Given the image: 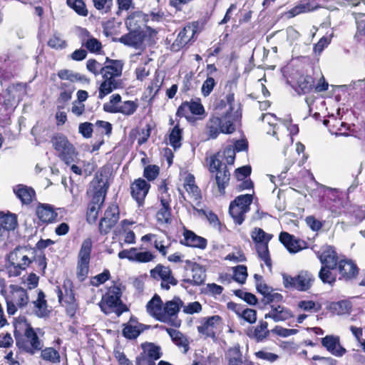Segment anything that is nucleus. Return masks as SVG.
I'll list each match as a JSON object with an SVG mask.
<instances>
[{
    "label": "nucleus",
    "instance_id": "nucleus-29",
    "mask_svg": "<svg viewBox=\"0 0 365 365\" xmlns=\"http://www.w3.org/2000/svg\"><path fill=\"white\" fill-rule=\"evenodd\" d=\"M130 32L123 35L119 42L134 48H140L143 42V35L139 31L129 30Z\"/></svg>",
    "mask_w": 365,
    "mask_h": 365
},
{
    "label": "nucleus",
    "instance_id": "nucleus-2",
    "mask_svg": "<svg viewBox=\"0 0 365 365\" xmlns=\"http://www.w3.org/2000/svg\"><path fill=\"white\" fill-rule=\"evenodd\" d=\"M237 120V113L221 114V116L211 117L206 124V134L208 139H215L220 133H232L236 130Z\"/></svg>",
    "mask_w": 365,
    "mask_h": 365
},
{
    "label": "nucleus",
    "instance_id": "nucleus-62",
    "mask_svg": "<svg viewBox=\"0 0 365 365\" xmlns=\"http://www.w3.org/2000/svg\"><path fill=\"white\" fill-rule=\"evenodd\" d=\"M183 312L187 314H193L195 313H199L202 310V305L198 302H190L187 305L182 307Z\"/></svg>",
    "mask_w": 365,
    "mask_h": 365
},
{
    "label": "nucleus",
    "instance_id": "nucleus-54",
    "mask_svg": "<svg viewBox=\"0 0 365 365\" xmlns=\"http://www.w3.org/2000/svg\"><path fill=\"white\" fill-rule=\"evenodd\" d=\"M101 207V205H96L95 204L90 202L87 211V220L89 222H96L98 218Z\"/></svg>",
    "mask_w": 365,
    "mask_h": 365
},
{
    "label": "nucleus",
    "instance_id": "nucleus-27",
    "mask_svg": "<svg viewBox=\"0 0 365 365\" xmlns=\"http://www.w3.org/2000/svg\"><path fill=\"white\" fill-rule=\"evenodd\" d=\"M92 185L94 188V192L91 202L96 205L102 206L105 201L108 186L103 180L93 181Z\"/></svg>",
    "mask_w": 365,
    "mask_h": 365
},
{
    "label": "nucleus",
    "instance_id": "nucleus-63",
    "mask_svg": "<svg viewBox=\"0 0 365 365\" xmlns=\"http://www.w3.org/2000/svg\"><path fill=\"white\" fill-rule=\"evenodd\" d=\"M159 173V168L157 165H148L145 168L143 176L148 180H155Z\"/></svg>",
    "mask_w": 365,
    "mask_h": 365
},
{
    "label": "nucleus",
    "instance_id": "nucleus-26",
    "mask_svg": "<svg viewBox=\"0 0 365 365\" xmlns=\"http://www.w3.org/2000/svg\"><path fill=\"white\" fill-rule=\"evenodd\" d=\"M279 241L290 252L296 253L302 250L305 245L304 241L297 240L293 235L286 232H282L279 237Z\"/></svg>",
    "mask_w": 365,
    "mask_h": 365
},
{
    "label": "nucleus",
    "instance_id": "nucleus-28",
    "mask_svg": "<svg viewBox=\"0 0 365 365\" xmlns=\"http://www.w3.org/2000/svg\"><path fill=\"white\" fill-rule=\"evenodd\" d=\"M103 81L99 86L98 98L103 99L105 96L110 94L114 90L120 87V80L110 76H102Z\"/></svg>",
    "mask_w": 365,
    "mask_h": 365
},
{
    "label": "nucleus",
    "instance_id": "nucleus-12",
    "mask_svg": "<svg viewBox=\"0 0 365 365\" xmlns=\"http://www.w3.org/2000/svg\"><path fill=\"white\" fill-rule=\"evenodd\" d=\"M161 193L159 197L162 207L158 211L156 218L160 224H168L171 222V198L168 193L166 185L160 187Z\"/></svg>",
    "mask_w": 365,
    "mask_h": 365
},
{
    "label": "nucleus",
    "instance_id": "nucleus-4",
    "mask_svg": "<svg viewBox=\"0 0 365 365\" xmlns=\"http://www.w3.org/2000/svg\"><path fill=\"white\" fill-rule=\"evenodd\" d=\"M120 289L117 286H112L103 297L99 303L101 310L106 314L115 312L118 316L127 311V307L122 302Z\"/></svg>",
    "mask_w": 365,
    "mask_h": 365
},
{
    "label": "nucleus",
    "instance_id": "nucleus-7",
    "mask_svg": "<svg viewBox=\"0 0 365 365\" xmlns=\"http://www.w3.org/2000/svg\"><path fill=\"white\" fill-rule=\"evenodd\" d=\"M51 143L58 156L67 165L74 160L76 156V149L64 135H55L51 139Z\"/></svg>",
    "mask_w": 365,
    "mask_h": 365
},
{
    "label": "nucleus",
    "instance_id": "nucleus-31",
    "mask_svg": "<svg viewBox=\"0 0 365 365\" xmlns=\"http://www.w3.org/2000/svg\"><path fill=\"white\" fill-rule=\"evenodd\" d=\"M219 107L225 108V113L224 114L234 115L237 113V120L240 117V105L235 101V94L233 92L228 93L225 98L221 100Z\"/></svg>",
    "mask_w": 365,
    "mask_h": 365
},
{
    "label": "nucleus",
    "instance_id": "nucleus-34",
    "mask_svg": "<svg viewBox=\"0 0 365 365\" xmlns=\"http://www.w3.org/2000/svg\"><path fill=\"white\" fill-rule=\"evenodd\" d=\"M143 22H149V19H146L145 14L141 11H134L127 17L125 25L128 30L138 31L140 24Z\"/></svg>",
    "mask_w": 365,
    "mask_h": 365
},
{
    "label": "nucleus",
    "instance_id": "nucleus-43",
    "mask_svg": "<svg viewBox=\"0 0 365 365\" xmlns=\"http://www.w3.org/2000/svg\"><path fill=\"white\" fill-rule=\"evenodd\" d=\"M269 331L268 329L267 322L261 320L259 324L255 327L254 331L250 336L257 341H262L269 336Z\"/></svg>",
    "mask_w": 365,
    "mask_h": 365
},
{
    "label": "nucleus",
    "instance_id": "nucleus-21",
    "mask_svg": "<svg viewBox=\"0 0 365 365\" xmlns=\"http://www.w3.org/2000/svg\"><path fill=\"white\" fill-rule=\"evenodd\" d=\"M322 344L335 356H342L346 349L340 344L339 337L334 335H327L322 339Z\"/></svg>",
    "mask_w": 365,
    "mask_h": 365
},
{
    "label": "nucleus",
    "instance_id": "nucleus-5",
    "mask_svg": "<svg viewBox=\"0 0 365 365\" xmlns=\"http://www.w3.org/2000/svg\"><path fill=\"white\" fill-rule=\"evenodd\" d=\"M222 156L219 153L211 156L209 170L215 173V178L219 192L224 194L230 181V173L227 165L222 162Z\"/></svg>",
    "mask_w": 365,
    "mask_h": 365
},
{
    "label": "nucleus",
    "instance_id": "nucleus-10",
    "mask_svg": "<svg viewBox=\"0 0 365 365\" xmlns=\"http://www.w3.org/2000/svg\"><path fill=\"white\" fill-rule=\"evenodd\" d=\"M91 250L92 240L91 238H87L83 242L78 256L77 276L81 281L88 273Z\"/></svg>",
    "mask_w": 365,
    "mask_h": 365
},
{
    "label": "nucleus",
    "instance_id": "nucleus-61",
    "mask_svg": "<svg viewBox=\"0 0 365 365\" xmlns=\"http://www.w3.org/2000/svg\"><path fill=\"white\" fill-rule=\"evenodd\" d=\"M136 78L138 81H143L150 74V68L148 63H145L143 65H139L135 69Z\"/></svg>",
    "mask_w": 365,
    "mask_h": 365
},
{
    "label": "nucleus",
    "instance_id": "nucleus-50",
    "mask_svg": "<svg viewBox=\"0 0 365 365\" xmlns=\"http://www.w3.org/2000/svg\"><path fill=\"white\" fill-rule=\"evenodd\" d=\"M233 278L235 281L240 284H244L247 277V267L245 265H237L234 268Z\"/></svg>",
    "mask_w": 365,
    "mask_h": 365
},
{
    "label": "nucleus",
    "instance_id": "nucleus-39",
    "mask_svg": "<svg viewBox=\"0 0 365 365\" xmlns=\"http://www.w3.org/2000/svg\"><path fill=\"white\" fill-rule=\"evenodd\" d=\"M314 79L310 76H300L297 82L296 91L299 94H306L314 88Z\"/></svg>",
    "mask_w": 365,
    "mask_h": 365
},
{
    "label": "nucleus",
    "instance_id": "nucleus-52",
    "mask_svg": "<svg viewBox=\"0 0 365 365\" xmlns=\"http://www.w3.org/2000/svg\"><path fill=\"white\" fill-rule=\"evenodd\" d=\"M103 66L98 62L95 59H89L86 63V68L88 71L94 74L95 76H98L99 74L102 75Z\"/></svg>",
    "mask_w": 365,
    "mask_h": 365
},
{
    "label": "nucleus",
    "instance_id": "nucleus-6",
    "mask_svg": "<svg viewBox=\"0 0 365 365\" xmlns=\"http://www.w3.org/2000/svg\"><path fill=\"white\" fill-rule=\"evenodd\" d=\"M250 235L255 244L259 257L264 261L267 267H271L272 262L269 253L268 243L273 235L265 232L262 229L259 227L254 228Z\"/></svg>",
    "mask_w": 365,
    "mask_h": 365
},
{
    "label": "nucleus",
    "instance_id": "nucleus-30",
    "mask_svg": "<svg viewBox=\"0 0 365 365\" xmlns=\"http://www.w3.org/2000/svg\"><path fill=\"white\" fill-rule=\"evenodd\" d=\"M229 309L233 310L236 314L242 318L245 321L250 324H254L257 321V312L254 309L246 308L243 309L241 305L235 303H228Z\"/></svg>",
    "mask_w": 365,
    "mask_h": 365
},
{
    "label": "nucleus",
    "instance_id": "nucleus-15",
    "mask_svg": "<svg viewBox=\"0 0 365 365\" xmlns=\"http://www.w3.org/2000/svg\"><path fill=\"white\" fill-rule=\"evenodd\" d=\"M23 88V86L18 84L9 86L6 90L0 94V113L2 110H12L16 103V93Z\"/></svg>",
    "mask_w": 365,
    "mask_h": 365
},
{
    "label": "nucleus",
    "instance_id": "nucleus-64",
    "mask_svg": "<svg viewBox=\"0 0 365 365\" xmlns=\"http://www.w3.org/2000/svg\"><path fill=\"white\" fill-rule=\"evenodd\" d=\"M271 331L279 336L287 337L297 334L298 331L294 329H286L279 326H276Z\"/></svg>",
    "mask_w": 365,
    "mask_h": 365
},
{
    "label": "nucleus",
    "instance_id": "nucleus-32",
    "mask_svg": "<svg viewBox=\"0 0 365 365\" xmlns=\"http://www.w3.org/2000/svg\"><path fill=\"white\" fill-rule=\"evenodd\" d=\"M11 287V299L14 301L19 308L22 309L26 307L29 302V296L26 290L22 287L13 285Z\"/></svg>",
    "mask_w": 365,
    "mask_h": 365
},
{
    "label": "nucleus",
    "instance_id": "nucleus-42",
    "mask_svg": "<svg viewBox=\"0 0 365 365\" xmlns=\"http://www.w3.org/2000/svg\"><path fill=\"white\" fill-rule=\"evenodd\" d=\"M18 225L16 215L8 213L4 214L0 212V225L6 229L7 234L11 230H14Z\"/></svg>",
    "mask_w": 365,
    "mask_h": 365
},
{
    "label": "nucleus",
    "instance_id": "nucleus-19",
    "mask_svg": "<svg viewBox=\"0 0 365 365\" xmlns=\"http://www.w3.org/2000/svg\"><path fill=\"white\" fill-rule=\"evenodd\" d=\"M196 27L191 25L185 26L178 34L177 38L172 44V49L178 51L185 46L194 37Z\"/></svg>",
    "mask_w": 365,
    "mask_h": 365
},
{
    "label": "nucleus",
    "instance_id": "nucleus-13",
    "mask_svg": "<svg viewBox=\"0 0 365 365\" xmlns=\"http://www.w3.org/2000/svg\"><path fill=\"white\" fill-rule=\"evenodd\" d=\"M119 220L118 206L112 204L108 207L105 211L103 217L101 218L99 223V230L101 233L106 234L115 226Z\"/></svg>",
    "mask_w": 365,
    "mask_h": 365
},
{
    "label": "nucleus",
    "instance_id": "nucleus-3",
    "mask_svg": "<svg viewBox=\"0 0 365 365\" xmlns=\"http://www.w3.org/2000/svg\"><path fill=\"white\" fill-rule=\"evenodd\" d=\"M33 255L31 250L26 247H18L8 255L7 266L9 277H18L22 271L31 263L30 255Z\"/></svg>",
    "mask_w": 365,
    "mask_h": 365
},
{
    "label": "nucleus",
    "instance_id": "nucleus-8",
    "mask_svg": "<svg viewBox=\"0 0 365 365\" xmlns=\"http://www.w3.org/2000/svg\"><path fill=\"white\" fill-rule=\"evenodd\" d=\"M252 202V195H242L232 201L229 207V212L235 222L241 225L245 220V215L250 210Z\"/></svg>",
    "mask_w": 365,
    "mask_h": 365
},
{
    "label": "nucleus",
    "instance_id": "nucleus-33",
    "mask_svg": "<svg viewBox=\"0 0 365 365\" xmlns=\"http://www.w3.org/2000/svg\"><path fill=\"white\" fill-rule=\"evenodd\" d=\"M172 341L179 348L182 349L184 354L187 353L189 349V342L187 337L180 331L171 328H165Z\"/></svg>",
    "mask_w": 365,
    "mask_h": 365
},
{
    "label": "nucleus",
    "instance_id": "nucleus-9",
    "mask_svg": "<svg viewBox=\"0 0 365 365\" xmlns=\"http://www.w3.org/2000/svg\"><path fill=\"white\" fill-rule=\"evenodd\" d=\"M283 284L286 288L307 291L312 286L313 275L308 272H301L297 276L292 277L284 274Z\"/></svg>",
    "mask_w": 365,
    "mask_h": 365
},
{
    "label": "nucleus",
    "instance_id": "nucleus-11",
    "mask_svg": "<svg viewBox=\"0 0 365 365\" xmlns=\"http://www.w3.org/2000/svg\"><path fill=\"white\" fill-rule=\"evenodd\" d=\"M182 307H183V302L179 297H174L172 300L167 301L164 304L163 316H165V319L163 320V322L179 327L181 320L178 319V314Z\"/></svg>",
    "mask_w": 365,
    "mask_h": 365
},
{
    "label": "nucleus",
    "instance_id": "nucleus-59",
    "mask_svg": "<svg viewBox=\"0 0 365 365\" xmlns=\"http://www.w3.org/2000/svg\"><path fill=\"white\" fill-rule=\"evenodd\" d=\"M48 45L55 49H61L66 47V43L58 35H53L48 41Z\"/></svg>",
    "mask_w": 365,
    "mask_h": 365
},
{
    "label": "nucleus",
    "instance_id": "nucleus-55",
    "mask_svg": "<svg viewBox=\"0 0 365 365\" xmlns=\"http://www.w3.org/2000/svg\"><path fill=\"white\" fill-rule=\"evenodd\" d=\"M145 351L147 352L148 357L153 360H157L161 356L160 348L153 344H148L145 346Z\"/></svg>",
    "mask_w": 365,
    "mask_h": 365
},
{
    "label": "nucleus",
    "instance_id": "nucleus-20",
    "mask_svg": "<svg viewBox=\"0 0 365 365\" xmlns=\"http://www.w3.org/2000/svg\"><path fill=\"white\" fill-rule=\"evenodd\" d=\"M185 268L186 270L190 269L192 272V278L185 279V282L192 285H200L204 282L205 279V271L198 264L186 260Z\"/></svg>",
    "mask_w": 365,
    "mask_h": 365
},
{
    "label": "nucleus",
    "instance_id": "nucleus-17",
    "mask_svg": "<svg viewBox=\"0 0 365 365\" xmlns=\"http://www.w3.org/2000/svg\"><path fill=\"white\" fill-rule=\"evenodd\" d=\"M150 187V184L142 178L135 180L130 185L131 196L138 202V205L143 204Z\"/></svg>",
    "mask_w": 365,
    "mask_h": 365
},
{
    "label": "nucleus",
    "instance_id": "nucleus-38",
    "mask_svg": "<svg viewBox=\"0 0 365 365\" xmlns=\"http://www.w3.org/2000/svg\"><path fill=\"white\" fill-rule=\"evenodd\" d=\"M36 213L39 220L43 222H52L58 216L54 210L48 205L38 206Z\"/></svg>",
    "mask_w": 365,
    "mask_h": 365
},
{
    "label": "nucleus",
    "instance_id": "nucleus-51",
    "mask_svg": "<svg viewBox=\"0 0 365 365\" xmlns=\"http://www.w3.org/2000/svg\"><path fill=\"white\" fill-rule=\"evenodd\" d=\"M310 10L309 4H300L287 11L286 14L288 18H292L298 14L309 11Z\"/></svg>",
    "mask_w": 365,
    "mask_h": 365
},
{
    "label": "nucleus",
    "instance_id": "nucleus-53",
    "mask_svg": "<svg viewBox=\"0 0 365 365\" xmlns=\"http://www.w3.org/2000/svg\"><path fill=\"white\" fill-rule=\"evenodd\" d=\"M140 333L139 329L131 324H125L123 329V335L128 339H135Z\"/></svg>",
    "mask_w": 365,
    "mask_h": 365
},
{
    "label": "nucleus",
    "instance_id": "nucleus-46",
    "mask_svg": "<svg viewBox=\"0 0 365 365\" xmlns=\"http://www.w3.org/2000/svg\"><path fill=\"white\" fill-rule=\"evenodd\" d=\"M335 268L325 267L322 266L319 272V278L324 284L333 285L336 282V275L332 273V270Z\"/></svg>",
    "mask_w": 365,
    "mask_h": 365
},
{
    "label": "nucleus",
    "instance_id": "nucleus-18",
    "mask_svg": "<svg viewBox=\"0 0 365 365\" xmlns=\"http://www.w3.org/2000/svg\"><path fill=\"white\" fill-rule=\"evenodd\" d=\"M220 322L221 317L218 315L205 317L201 321V325L197 327V331L207 337L215 338V329H217Z\"/></svg>",
    "mask_w": 365,
    "mask_h": 365
},
{
    "label": "nucleus",
    "instance_id": "nucleus-48",
    "mask_svg": "<svg viewBox=\"0 0 365 365\" xmlns=\"http://www.w3.org/2000/svg\"><path fill=\"white\" fill-rule=\"evenodd\" d=\"M138 105L132 101H125L118 105V113L125 115H133L137 110Z\"/></svg>",
    "mask_w": 365,
    "mask_h": 365
},
{
    "label": "nucleus",
    "instance_id": "nucleus-45",
    "mask_svg": "<svg viewBox=\"0 0 365 365\" xmlns=\"http://www.w3.org/2000/svg\"><path fill=\"white\" fill-rule=\"evenodd\" d=\"M228 365H242V354L238 347H232L228 349L226 355Z\"/></svg>",
    "mask_w": 365,
    "mask_h": 365
},
{
    "label": "nucleus",
    "instance_id": "nucleus-24",
    "mask_svg": "<svg viewBox=\"0 0 365 365\" xmlns=\"http://www.w3.org/2000/svg\"><path fill=\"white\" fill-rule=\"evenodd\" d=\"M292 317V311L281 305H271V310L264 315L265 319H272L274 322H284Z\"/></svg>",
    "mask_w": 365,
    "mask_h": 365
},
{
    "label": "nucleus",
    "instance_id": "nucleus-16",
    "mask_svg": "<svg viewBox=\"0 0 365 365\" xmlns=\"http://www.w3.org/2000/svg\"><path fill=\"white\" fill-rule=\"evenodd\" d=\"M318 258L322 266L329 268H336L339 258L335 248L331 245H324L318 253Z\"/></svg>",
    "mask_w": 365,
    "mask_h": 365
},
{
    "label": "nucleus",
    "instance_id": "nucleus-56",
    "mask_svg": "<svg viewBox=\"0 0 365 365\" xmlns=\"http://www.w3.org/2000/svg\"><path fill=\"white\" fill-rule=\"evenodd\" d=\"M155 255L149 251L145 252H138L136 250L135 255V261L141 263H145L151 262L154 259Z\"/></svg>",
    "mask_w": 365,
    "mask_h": 365
},
{
    "label": "nucleus",
    "instance_id": "nucleus-1",
    "mask_svg": "<svg viewBox=\"0 0 365 365\" xmlns=\"http://www.w3.org/2000/svg\"><path fill=\"white\" fill-rule=\"evenodd\" d=\"M14 337L16 345L21 351L31 355L41 350L43 342L39 338L43 331L41 329L36 331L22 318L14 323Z\"/></svg>",
    "mask_w": 365,
    "mask_h": 365
},
{
    "label": "nucleus",
    "instance_id": "nucleus-41",
    "mask_svg": "<svg viewBox=\"0 0 365 365\" xmlns=\"http://www.w3.org/2000/svg\"><path fill=\"white\" fill-rule=\"evenodd\" d=\"M58 76L61 80L69 81L70 83L74 82H88V79L83 75L73 72L68 69L60 70L58 72Z\"/></svg>",
    "mask_w": 365,
    "mask_h": 365
},
{
    "label": "nucleus",
    "instance_id": "nucleus-49",
    "mask_svg": "<svg viewBox=\"0 0 365 365\" xmlns=\"http://www.w3.org/2000/svg\"><path fill=\"white\" fill-rule=\"evenodd\" d=\"M68 6L72 8L78 15L86 16L88 10L83 0H66Z\"/></svg>",
    "mask_w": 365,
    "mask_h": 365
},
{
    "label": "nucleus",
    "instance_id": "nucleus-44",
    "mask_svg": "<svg viewBox=\"0 0 365 365\" xmlns=\"http://www.w3.org/2000/svg\"><path fill=\"white\" fill-rule=\"evenodd\" d=\"M41 357L52 364L59 363L61 359L58 351L53 347L41 349Z\"/></svg>",
    "mask_w": 365,
    "mask_h": 365
},
{
    "label": "nucleus",
    "instance_id": "nucleus-60",
    "mask_svg": "<svg viewBox=\"0 0 365 365\" xmlns=\"http://www.w3.org/2000/svg\"><path fill=\"white\" fill-rule=\"evenodd\" d=\"M235 295L244 299L247 303L254 305L257 302V297L252 293L243 292L242 290H236Z\"/></svg>",
    "mask_w": 365,
    "mask_h": 365
},
{
    "label": "nucleus",
    "instance_id": "nucleus-35",
    "mask_svg": "<svg viewBox=\"0 0 365 365\" xmlns=\"http://www.w3.org/2000/svg\"><path fill=\"white\" fill-rule=\"evenodd\" d=\"M82 44L91 53L99 52L101 50V43L96 38L91 36L90 33L85 29L81 30Z\"/></svg>",
    "mask_w": 365,
    "mask_h": 365
},
{
    "label": "nucleus",
    "instance_id": "nucleus-36",
    "mask_svg": "<svg viewBox=\"0 0 365 365\" xmlns=\"http://www.w3.org/2000/svg\"><path fill=\"white\" fill-rule=\"evenodd\" d=\"M14 192L23 204H29L35 196L34 190L24 185L14 187Z\"/></svg>",
    "mask_w": 365,
    "mask_h": 365
},
{
    "label": "nucleus",
    "instance_id": "nucleus-14",
    "mask_svg": "<svg viewBox=\"0 0 365 365\" xmlns=\"http://www.w3.org/2000/svg\"><path fill=\"white\" fill-rule=\"evenodd\" d=\"M150 276L155 279H161V287L166 290L170 289V285H176L178 283L170 269L161 264H158L150 270Z\"/></svg>",
    "mask_w": 365,
    "mask_h": 365
},
{
    "label": "nucleus",
    "instance_id": "nucleus-37",
    "mask_svg": "<svg viewBox=\"0 0 365 365\" xmlns=\"http://www.w3.org/2000/svg\"><path fill=\"white\" fill-rule=\"evenodd\" d=\"M184 240L185 244L190 247L204 249L207 245V240L205 238L197 236L193 232L189 230L185 232Z\"/></svg>",
    "mask_w": 365,
    "mask_h": 365
},
{
    "label": "nucleus",
    "instance_id": "nucleus-23",
    "mask_svg": "<svg viewBox=\"0 0 365 365\" xmlns=\"http://www.w3.org/2000/svg\"><path fill=\"white\" fill-rule=\"evenodd\" d=\"M336 267L341 275L339 279H351L357 275L359 272L357 266L350 259L339 260Z\"/></svg>",
    "mask_w": 365,
    "mask_h": 365
},
{
    "label": "nucleus",
    "instance_id": "nucleus-40",
    "mask_svg": "<svg viewBox=\"0 0 365 365\" xmlns=\"http://www.w3.org/2000/svg\"><path fill=\"white\" fill-rule=\"evenodd\" d=\"M45 294L39 290L37 299L33 302L34 305V312L38 317H44L48 314L47 302L45 299Z\"/></svg>",
    "mask_w": 365,
    "mask_h": 365
},
{
    "label": "nucleus",
    "instance_id": "nucleus-57",
    "mask_svg": "<svg viewBox=\"0 0 365 365\" xmlns=\"http://www.w3.org/2000/svg\"><path fill=\"white\" fill-rule=\"evenodd\" d=\"M216 83L212 77H207V79L203 82L202 86V93L206 97L208 96L212 91L213 90Z\"/></svg>",
    "mask_w": 365,
    "mask_h": 365
},
{
    "label": "nucleus",
    "instance_id": "nucleus-22",
    "mask_svg": "<svg viewBox=\"0 0 365 365\" xmlns=\"http://www.w3.org/2000/svg\"><path fill=\"white\" fill-rule=\"evenodd\" d=\"M164 304L158 294H155L148 302L146 309L148 313L155 319L163 322L165 319L163 316Z\"/></svg>",
    "mask_w": 365,
    "mask_h": 365
},
{
    "label": "nucleus",
    "instance_id": "nucleus-25",
    "mask_svg": "<svg viewBox=\"0 0 365 365\" xmlns=\"http://www.w3.org/2000/svg\"><path fill=\"white\" fill-rule=\"evenodd\" d=\"M123 65L124 63L121 60H113L107 57L105 66L102 68V76L115 78H119L122 75Z\"/></svg>",
    "mask_w": 365,
    "mask_h": 365
},
{
    "label": "nucleus",
    "instance_id": "nucleus-58",
    "mask_svg": "<svg viewBox=\"0 0 365 365\" xmlns=\"http://www.w3.org/2000/svg\"><path fill=\"white\" fill-rule=\"evenodd\" d=\"M190 113L197 115H204L205 109L200 101L188 102Z\"/></svg>",
    "mask_w": 365,
    "mask_h": 365
},
{
    "label": "nucleus",
    "instance_id": "nucleus-47",
    "mask_svg": "<svg viewBox=\"0 0 365 365\" xmlns=\"http://www.w3.org/2000/svg\"><path fill=\"white\" fill-rule=\"evenodd\" d=\"M182 140V130L178 125L173 127L170 135L169 141L170 144L175 149L178 148L181 146Z\"/></svg>",
    "mask_w": 365,
    "mask_h": 365
}]
</instances>
